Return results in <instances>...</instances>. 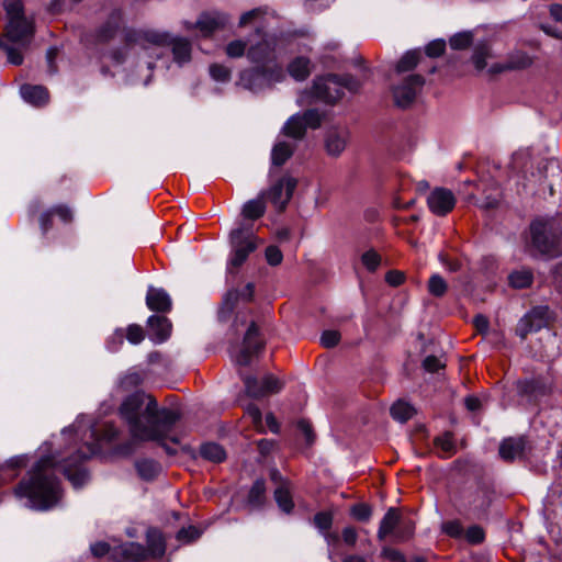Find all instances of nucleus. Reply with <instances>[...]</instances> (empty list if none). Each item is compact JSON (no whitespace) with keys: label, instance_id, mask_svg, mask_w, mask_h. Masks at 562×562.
I'll return each mask as SVG.
<instances>
[{"label":"nucleus","instance_id":"36","mask_svg":"<svg viewBox=\"0 0 562 562\" xmlns=\"http://www.w3.org/2000/svg\"><path fill=\"white\" fill-rule=\"evenodd\" d=\"M263 199L261 193L258 198L247 201L241 210L244 218L254 221L261 217L266 211Z\"/></svg>","mask_w":562,"mask_h":562},{"label":"nucleus","instance_id":"52","mask_svg":"<svg viewBox=\"0 0 562 562\" xmlns=\"http://www.w3.org/2000/svg\"><path fill=\"white\" fill-rule=\"evenodd\" d=\"M124 333L125 339L132 345H138L145 338L143 328L135 324L128 325L127 328L124 329Z\"/></svg>","mask_w":562,"mask_h":562},{"label":"nucleus","instance_id":"8","mask_svg":"<svg viewBox=\"0 0 562 562\" xmlns=\"http://www.w3.org/2000/svg\"><path fill=\"white\" fill-rule=\"evenodd\" d=\"M288 45L292 46L293 44L274 34H262L260 41L249 46L247 57L256 64H268L274 61Z\"/></svg>","mask_w":562,"mask_h":562},{"label":"nucleus","instance_id":"23","mask_svg":"<svg viewBox=\"0 0 562 562\" xmlns=\"http://www.w3.org/2000/svg\"><path fill=\"white\" fill-rule=\"evenodd\" d=\"M237 85L251 92H260L268 89L265 74H262L260 67L241 71Z\"/></svg>","mask_w":562,"mask_h":562},{"label":"nucleus","instance_id":"42","mask_svg":"<svg viewBox=\"0 0 562 562\" xmlns=\"http://www.w3.org/2000/svg\"><path fill=\"white\" fill-rule=\"evenodd\" d=\"M31 456L29 453L16 454L8 460L3 464H0V487L8 479L3 475L4 470L21 469L29 464Z\"/></svg>","mask_w":562,"mask_h":562},{"label":"nucleus","instance_id":"3","mask_svg":"<svg viewBox=\"0 0 562 562\" xmlns=\"http://www.w3.org/2000/svg\"><path fill=\"white\" fill-rule=\"evenodd\" d=\"M119 413L127 425L132 442L119 446L115 453L128 456L136 441L162 442L169 438L179 414L171 408L159 407L155 397L145 392L128 395L120 405Z\"/></svg>","mask_w":562,"mask_h":562},{"label":"nucleus","instance_id":"58","mask_svg":"<svg viewBox=\"0 0 562 562\" xmlns=\"http://www.w3.org/2000/svg\"><path fill=\"white\" fill-rule=\"evenodd\" d=\"M468 542L472 544H477L483 542L485 533L484 530L480 526H471L464 533Z\"/></svg>","mask_w":562,"mask_h":562},{"label":"nucleus","instance_id":"14","mask_svg":"<svg viewBox=\"0 0 562 562\" xmlns=\"http://www.w3.org/2000/svg\"><path fill=\"white\" fill-rule=\"evenodd\" d=\"M296 184L294 178L284 176L268 191L262 192V196L267 198L278 211H283L291 200Z\"/></svg>","mask_w":562,"mask_h":562},{"label":"nucleus","instance_id":"64","mask_svg":"<svg viewBox=\"0 0 562 562\" xmlns=\"http://www.w3.org/2000/svg\"><path fill=\"white\" fill-rule=\"evenodd\" d=\"M3 5L10 19H14L15 16H23L21 0H5Z\"/></svg>","mask_w":562,"mask_h":562},{"label":"nucleus","instance_id":"6","mask_svg":"<svg viewBox=\"0 0 562 562\" xmlns=\"http://www.w3.org/2000/svg\"><path fill=\"white\" fill-rule=\"evenodd\" d=\"M497 57V52L490 41L477 42L471 57L472 64L477 71L487 70L490 74H499L509 69L526 68L531 64V58L524 52L510 55L506 64L490 63Z\"/></svg>","mask_w":562,"mask_h":562},{"label":"nucleus","instance_id":"33","mask_svg":"<svg viewBox=\"0 0 562 562\" xmlns=\"http://www.w3.org/2000/svg\"><path fill=\"white\" fill-rule=\"evenodd\" d=\"M122 23V15L119 11L112 12L109 20L100 27L97 37L100 42H106L114 37Z\"/></svg>","mask_w":562,"mask_h":562},{"label":"nucleus","instance_id":"15","mask_svg":"<svg viewBox=\"0 0 562 562\" xmlns=\"http://www.w3.org/2000/svg\"><path fill=\"white\" fill-rule=\"evenodd\" d=\"M246 393L250 397L260 398L269 394L278 393L282 390V382L271 374H267L259 381L256 378L247 376L244 379Z\"/></svg>","mask_w":562,"mask_h":562},{"label":"nucleus","instance_id":"49","mask_svg":"<svg viewBox=\"0 0 562 562\" xmlns=\"http://www.w3.org/2000/svg\"><path fill=\"white\" fill-rule=\"evenodd\" d=\"M125 333L123 328H116L106 339V349L116 352L124 344Z\"/></svg>","mask_w":562,"mask_h":562},{"label":"nucleus","instance_id":"31","mask_svg":"<svg viewBox=\"0 0 562 562\" xmlns=\"http://www.w3.org/2000/svg\"><path fill=\"white\" fill-rule=\"evenodd\" d=\"M135 468L138 476L144 481L155 480L162 472L161 465L157 461L148 458L137 460Z\"/></svg>","mask_w":562,"mask_h":562},{"label":"nucleus","instance_id":"26","mask_svg":"<svg viewBox=\"0 0 562 562\" xmlns=\"http://www.w3.org/2000/svg\"><path fill=\"white\" fill-rule=\"evenodd\" d=\"M146 304L153 311L167 312L171 307V299L164 289L149 286Z\"/></svg>","mask_w":562,"mask_h":562},{"label":"nucleus","instance_id":"10","mask_svg":"<svg viewBox=\"0 0 562 562\" xmlns=\"http://www.w3.org/2000/svg\"><path fill=\"white\" fill-rule=\"evenodd\" d=\"M231 22L229 14L222 11H205L202 12L194 23L184 21V30L190 32L198 30L201 37H210L215 32L225 29Z\"/></svg>","mask_w":562,"mask_h":562},{"label":"nucleus","instance_id":"40","mask_svg":"<svg viewBox=\"0 0 562 562\" xmlns=\"http://www.w3.org/2000/svg\"><path fill=\"white\" fill-rule=\"evenodd\" d=\"M419 58L420 53L418 50H409L405 53L396 64L394 75H409L408 72L417 66Z\"/></svg>","mask_w":562,"mask_h":562},{"label":"nucleus","instance_id":"20","mask_svg":"<svg viewBox=\"0 0 562 562\" xmlns=\"http://www.w3.org/2000/svg\"><path fill=\"white\" fill-rule=\"evenodd\" d=\"M32 32V25L24 16L9 19L7 25V37L14 45L26 46Z\"/></svg>","mask_w":562,"mask_h":562},{"label":"nucleus","instance_id":"5","mask_svg":"<svg viewBox=\"0 0 562 562\" xmlns=\"http://www.w3.org/2000/svg\"><path fill=\"white\" fill-rule=\"evenodd\" d=\"M530 236L531 245L538 252L549 256L562 254V214L533 221Z\"/></svg>","mask_w":562,"mask_h":562},{"label":"nucleus","instance_id":"13","mask_svg":"<svg viewBox=\"0 0 562 562\" xmlns=\"http://www.w3.org/2000/svg\"><path fill=\"white\" fill-rule=\"evenodd\" d=\"M533 162L529 159L528 153L521 151L516 153L513 156V168L522 173V177L527 179V183H524L525 189L532 190V188L541 183L546 178L547 165L543 161L537 164V171H533Z\"/></svg>","mask_w":562,"mask_h":562},{"label":"nucleus","instance_id":"29","mask_svg":"<svg viewBox=\"0 0 562 562\" xmlns=\"http://www.w3.org/2000/svg\"><path fill=\"white\" fill-rule=\"evenodd\" d=\"M22 99L33 106H42L48 102V92L43 86L24 85L20 89Z\"/></svg>","mask_w":562,"mask_h":562},{"label":"nucleus","instance_id":"60","mask_svg":"<svg viewBox=\"0 0 562 562\" xmlns=\"http://www.w3.org/2000/svg\"><path fill=\"white\" fill-rule=\"evenodd\" d=\"M541 31L554 38L562 40V23L552 24L550 22H542L539 24Z\"/></svg>","mask_w":562,"mask_h":562},{"label":"nucleus","instance_id":"18","mask_svg":"<svg viewBox=\"0 0 562 562\" xmlns=\"http://www.w3.org/2000/svg\"><path fill=\"white\" fill-rule=\"evenodd\" d=\"M261 347V341L258 339V328L252 322L245 334L243 347L236 352L232 351V357L237 364L247 366L251 356Z\"/></svg>","mask_w":562,"mask_h":562},{"label":"nucleus","instance_id":"39","mask_svg":"<svg viewBox=\"0 0 562 562\" xmlns=\"http://www.w3.org/2000/svg\"><path fill=\"white\" fill-rule=\"evenodd\" d=\"M53 214H56L65 223L71 221L72 218V213L69 207L64 205L55 206L54 209L43 213L40 217L41 229L44 234L49 228L48 222Z\"/></svg>","mask_w":562,"mask_h":562},{"label":"nucleus","instance_id":"16","mask_svg":"<svg viewBox=\"0 0 562 562\" xmlns=\"http://www.w3.org/2000/svg\"><path fill=\"white\" fill-rule=\"evenodd\" d=\"M278 19L279 14L277 13L276 10L271 9L270 7L263 5L244 12L239 18L238 26L246 27L255 25L257 33L260 34L262 29L267 24H269L270 21Z\"/></svg>","mask_w":562,"mask_h":562},{"label":"nucleus","instance_id":"7","mask_svg":"<svg viewBox=\"0 0 562 562\" xmlns=\"http://www.w3.org/2000/svg\"><path fill=\"white\" fill-rule=\"evenodd\" d=\"M232 245V255L227 265V271L233 273L248 258L249 254L256 249V240L251 225L240 224L233 229L229 235Z\"/></svg>","mask_w":562,"mask_h":562},{"label":"nucleus","instance_id":"32","mask_svg":"<svg viewBox=\"0 0 562 562\" xmlns=\"http://www.w3.org/2000/svg\"><path fill=\"white\" fill-rule=\"evenodd\" d=\"M147 559L160 558L165 554L166 543L162 535L157 529H148L147 531Z\"/></svg>","mask_w":562,"mask_h":562},{"label":"nucleus","instance_id":"12","mask_svg":"<svg viewBox=\"0 0 562 562\" xmlns=\"http://www.w3.org/2000/svg\"><path fill=\"white\" fill-rule=\"evenodd\" d=\"M554 314L547 305L532 307L517 325V334L525 338L528 334L538 331L549 325Z\"/></svg>","mask_w":562,"mask_h":562},{"label":"nucleus","instance_id":"51","mask_svg":"<svg viewBox=\"0 0 562 562\" xmlns=\"http://www.w3.org/2000/svg\"><path fill=\"white\" fill-rule=\"evenodd\" d=\"M143 381V374L136 370H128L121 379L120 385L125 390L138 386Z\"/></svg>","mask_w":562,"mask_h":562},{"label":"nucleus","instance_id":"53","mask_svg":"<svg viewBox=\"0 0 562 562\" xmlns=\"http://www.w3.org/2000/svg\"><path fill=\"white\" fill-rule=\"evenodd\" d=\"M361 261H362V265L369 271H374L378 269V267L381 263V257L376 251H374L373 249H370L361 256Z\"/></svg>","mask_w":562,"mask_h":562},{"label":"nucleus","instance_id":"50","mask_svg":"<svg viewBox=\"0 0 562 562\" xmlns=\"http://www.w3.org/2000/svg\"><path fill=\"white\" fill-rule=\"evenodd\" d=\"M209 71L211 78L218 83H226L231 80V70L223 65L213 64Z\"/></svg>","mask_w":562,"mask_h":562},{"label":"nucleus","instance_id":"48","mask_svg":"<svg viewBox=\"0 0 562 562\" xmlns=\"http://www.w3.org/2000/svg\"><path fill=\"white\" fill-rule=\"evenodd\" d=\"M447 289L448 284L440 274L435 273L430 277L428 281V291L431 295L442 296Z\"/></svg>","mask_w":562,"mask_h":562},{"label":"nucleus","instance_id":"54","mask_svg":"<svg viewBox=\"0 0 562 562\" xmlns=\"http://www.w3.org/2000/svg\"><path fill=\"white\" fill-rule=\"evenodd\" d=\"M243 497L241 502L245 503V507L251 512L260 508L265 504V494H240Z\"/></svg>","mask_w":562,"mask_h":562},{"label":"nucleus","instance_id":"17","mask_svg":"<svg viewBox=\"0 0 562 562\" xmlns=\"http://www.w3.org/2000/svg\"><path fill=\"white\" fill-rule=\"evenodd\" d=\"M350 139V131L346 126H331L324 136V146L328 156L339 157Z\"/></svg>","mask_w":562,"mask_h":562},{"label":"nucleus","instance_id":"38","mask_svg":"<svg viewBox=\"0 0 562 562\" xmlns=\"http://www.w3.org/2000/svg\"><path fill=\"white\" fill-rule=\"evenodd\" d=\"M469 510L476 517L484 516L492 503L488 494H468Z\"/></svg>","mask_w":562,"mask_h":562},{"label":"nucleus","instance_id":"44","mask_svg":"<svg viewBox=\"0 0 562 562\" xmlns=\"http://www.w3.org/2000/svg\"><path fill=\"white\" fill-rule=\"evenodd\" d=\"M400 515L395 508H390L383 519L381 520L379 528V537L384 538L390 535L396 525L398 524Z\"/></svg>","mask_w":562,"mask_h":562},{"label":"nucleus","instance_id":"37","mask_svg":"<svg viewBox=\"0 0 562 562\" xmlns=\"http://www.w3.org/2000/svg\"><path fill=\"white\" fill-rule=\"evenodd\" d=\"M260 68L262 74H265L268 88H271L276 83L282 82L285 79V72L283 68L274 61L262 64V67Z\"/></svg>","mask_w":562,"mask_h":562},{"label":"nucleus","instance_id":"41","mask_svg":"<svg viewBox=\"0 0 562 562\" xmlns=\"http://www.w3.org/2000/svg\"><path fill=\"white\" fill-rule=\"evenodd\" d=\"M254 293V285L251 283H248L243 292L238 291H229L225 299H224V305L221 311V317H223V314L225 312L231 313L234 306V303L238 300L239 296H241L244 300L248 301L252 297Z\"/></svg>","mask_w":562,"mask_h":562},{"label":"nucleus","instance_id":"62","mask_svg":"<svg viewBox=\"0 0 562 562\" xmlns=\"http://www.w3.org/2000/svg\"><path fill=\"white\" fill-rule=\"evenodd\" d=\"M340 340V334L336 330H325L321 336V344L326 348L335 347Z\"/></svg>","mask_w":562,"mask_h":562},{"label":"nucleus","instance_id":"45","mask_svg":"<svg viewBox=\"0 0 562 562\" xmlns=\"http://www.w3.org/2000/svg\"><path fill=\"white\" fill-rule=\"evenodd\" d=\"M414 413L415 408L409 403L404 401H397L391 407L392 417L400 423L407 422L414 415Z\"/></svg>","mask_w":562,"mask_h":562},{"label":"nucleus","instance_id":"24","mask_svg":"<svg viewBox=\"0 0 562 562\" xmlns=\"http://www.w3.org/2000/svg\"><path fill=\"white\" fill-rule=\"evenodd\" d=\"M149 336L156 344L166 341L171 331V324L165 316L151 315L148 321Z\"/></svg>","mask_w":562,"mask_h":562},{"label":"nucleus","instance_id":"28","mask_svg":"<svg viewBox=\"0 0 562 562\" xmlns=\"http://www.w3.org/2000/svg\"><path fill=\"white\" fill-rule=\"evenodd\" d=\"M286 70L295 81H304L312 72V61L307 57L297 56L288 64Z\"/></svg>","mask_w":562,"mask_h":562},{"label":"nucleus","instance_id":"61","mask_svg":"<svg viewBox=\"0 0 562 562\" xmlns=\"http://www.w3.org/2000/svg\"><path fill=\"white\" fill-rule=\"evenodd\" d=\"M436 446L440 448L445 453L451 454L454 451V443L452 440V436L449 432L443 434L442 436L436 439Z\"/></svg>","mask_w":562,"mask_h":562},{"label":"nucleus","instance_id":"11","mask_svg":"<svg viewBox=\"0 0 562 562\" xmlns=\"http://www.w3.org/2000/svg\"><path fill=\"white\" fill-rule=\"evenodd\" d=\"M323 121V114L316 109L293 114L284 124L283 132L294 139L304 137L307 128H317Z\"/></svg>","mask_w":562,"mask_h":562},{"label":"nucleus","instance_id":"19","mask_svg":"<svg viewBox=\"0 0 562 562\" xmlns=\"http://www.w3.org/2000/svg\"><path fill=\"white\" fill-rule=\"evenodd\" d=\"M427 203L434 214L442 216L453 209L456 198L450 190L437 188L428 195Z\"/></svg>","mask_w":562,"mask_h":562},{"label":"nucleus","instance_id":"9","mask_svg":"<svg viewBox=\"0 0 562 562\" xmlns=\"http://www.w3.org/2000/svg\"><path fill=\"white\" fill-rule=\"evenodd\" d=\"M425 79L420 75H401L392 78V95L400 108L411 105L420 92Z\"/></svg>","mask_w":562,"mask_h":562},{"label":"nucleus","instance_id":"4","mask_svg":"<svg viewBox=\"0 0 562 562\" xmlns=\"http://www.w3.org/2000/svg\"><path fill=\"white\" fill-rule=\"evenodd\" d=\"M359 88V80L351 75L327 74L316 76L308 88L300 91L296 101L301 106L316 102L335 104L345 97L346 91L353 93Z\"/></svg>","mask_w":562,"mask_h":562},{"label":"nucleus","instance_id":"2","mask_svg":"<svg viewBox=\"0 0 562 562\" xmlns=\"http://www.w3.org/2000/svg\"><path fill=\"white\" fill-rule=\"evenodd\" d=\"M122 47L109 54L115 74H124L130 83L147 86L157 60L162 56V47L171 46L172 59L178 67L191 60L192 45L184 37L170 36L166 32L154 30H128Z\"/></svg>","mask_w":562,"mask_h":562},{"label":"nucleus","instance_id":"1","mask_svg":"<svg viewBox=\"0 0 562 562\" xmlns=\"http://www.w3.org/2000/svg\"><path fill=\"white\" fill-rule=\"evenodd\" d=\"M119 432L112 422L79 415L59 435L52 436L38 447L37 461L13 492H64V481L57 474V468L72 488L88 487L91 475L83 462L101 454Z\"/></svg>","mask_w":562,"mask_h":562},{"label":"nucleus","instance_id":"46","mask_svg":"<svg viewBox=\"0 0 562 562\" xmlns=\"http://www.w3.org/2000/svg\"><path fill=\"white\" fill-rule=\"evenodd\" d=\"M543 338L546 339V344L543 346L544 356L548 358L558 356L561 352V339L557 334L546 330L543 333Z\"/></svg>","mask_w":562,"mask_h":562},{"label":"nucleus","instance_id":"59","mask_svg":"<svg viewBox=\"0 0 562 562\" xmlns=\"http://www.w3.org/2000/svg\"><path fill=\"white\" fill-rule=\"evenodd\" d=\"M200 530L194 527L190 526L188 528H181L177 532V539L182 542H191L193 540H196L200 537Z\"/></svg>","mask_w":562,"mask_h":562},{"label":"nucleus","instance_id":"22","mask_svg":"<svg viewBox=\"0 0 562 562\" xmlns=\"http://www.w3.org/2000/svg\"><path fill=\"white\" fill-rule=\"evenodd\" d=\"M22 506L34 510H46L55 506L58 501V494H16Z\"/></svg>","mask_w":562,"mask_h":562},{"label":"nucleus","instance_id":"55","mask_svg":"<svg viewBox=\"0 0 562 562\" xmlns=\"http://www.w3.org/2000/svg\"><path fill=\"white\" fill-rule=\"evenodd\" d=\"M14 44L12 43V45L10 44H3L1 45L2 48L5 50L7 53V57H8V60L10 64L12 65H21L23 63V56L21 54V48L23 46H13Z\"/></svg>","mask_w":562,"mask_h":562},{"label":"nucleus","instance_id":"30","mask_svg":"<svg viewBox=\"0 0 562 562\" xmlns=\"http://www.w3.org/2000/svg\"><path fill=\"white\" fill-rule=\"evenodd\" d=\"M115 557H120V561L140 562L147 559V551L139 543L128 542L116 549Z\"/></svg>","mask_w":562,"mask_h":562},{"label":"nucleus","instance_id":"43","mask_svg":"<svg viewBox=\"0 0 562 562\" xmlns=\"http://www.w3.org/2000/svg\"><path fill=\"white\" fill-rule=\"evenodd\" d=\"M508 281L515 289H525L531 285L533 274L529 269H517L508 276Z\"/></svg>","mask_w":562,"mask_h":562},{"label":"nucleus","instance_id":"63","mask_svg":"<svg viewBox=\"0 0 562 562\" xmlns=\"http://www.w3.org/2000/svg\"><path fill=\"white\" fill-rule=\"evenodd\" d=\"M446 48V42L443 40H434L426 46V54L429 57L440 56Z\"/></svg>","mask_w":562,"mask_h":562},{"label":"nucleus","instance_id":"35","mask_svg":"<svg viewBox=\"0 0 562 562\" xmlns=\"http://www.w3.org/2000/svg\"><path fill=\"white\" fill-rule=\"evenodd\" d=\"M200 456L210 462L220 463L226 459L224 448L216 442H205L200 447Z\"/></svg>","mask_w":562,"mask_h":562},{"label":"nucleus","instance_id":"25","mask_svg":"<svg viewBox=\"0 0 562 562\" xmlns=\"http://www.w3.org/2000/svg\"><path fill=\"white\" fill-rule=\"evenodd\" d=\"M526 441L524 438H507L499 445V456L505 461H514L522 458Z\"/></svg>","mask_w":562,"mask_h":562},{"label":"nucleus","instance_id":"21","mask_svg":"<svg viewBox=\"0 0 562 562\" xmlns=\"http://www.w3.org/2000/svg\"><path fill=\"white\" fill-rule=\"evenodd\" d=\"M291 488L289 479L283 476L278 469L272 468L269 471V481L263 479L256 480L250 492H290Z\"/></svg>","mask_w":562,"mask_h":562},{"label":"nucleus","instance_id":"34","mask_svg":"<svg viewBox=\"0 0 562 562\" xmlns=\"http://www.w3.org/2000/svg\"><path fill=\"white\" fill-rule=\"evenodd\" d=\"M294 144L288 140H279L272 148L271 160L274 166H282L293 154Z\"/></svg>","mask_w":562,"mask_h":562},{"label":"nucleus","instance_id":"27","mask_svg":"<svg viewBox=\"0 0 562 562\" xmlns=\"http://www.w3.org/2000/svg\"><path fill=\"white\" fill-rule=\"evenodd\" d=\"M548 390L549 385L541 379H530L517 382L518 393L528 396L530 401L544 395Z\"/></svg>","mask_w":562,"mask_h":562},{"label":"nucleus","instance_id":"56","mask_svg":"<svg viewBox=\"0 0 562 562\" xmlns=\"http://www.w3.org/2000/svg\"><path fill=\"white\" fill-rule=\"evenodd\" d=\"M441 529L445 533L452 538L463 536V527L459 520H449L442 524Z\"/></svg>","mask_w":562,"mask_h":562},{"label":"nucleus","instance_id":"47","mask_svg":"<svg viewBox=\"0 0 562 562\" xmlns=\"http://www.w3.org/2000/svg\"><path fill=\"white\" fill-rule=\"evenodd\" d=\"M474 40L472 31H463L450 37L449 44L452 49H464L469 47Z\"/></svg>","mask_w":562,"mask_h":562},{"label":"nucleus","instance_id":"57","mask_svg":"<svg viewBox=\"0 0 562 562\" xmlns=\"http://www.w3.org/2000/svg\"><path fill=\"white\" fill-rule=\"evenodd\" d=\"M246 50V43L241 40H235L227 44L226 54L232 58L241 57Z\"/></svg>","mask_w":562,"mask_h":562}]
</instances>
